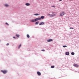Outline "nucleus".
<instances>
[{"mask_svg":"<svg viewBox=\"0 0 79 79\" xmlns=\"http://www.w3.org/2000/svg\"><path fill=\"white\" fill-rule=\"evenodd\" d=\"M65 15V13L64 12L62 11L60 13V16H63Z\"/></svg>","mask_w":79,"mask_h":79,"instance_id":"f257e3e1","label":"nucleus"},{"mask_svg":"<svg viewBox=\"0 0 79 79\" xmlns=\"http://www.w3.org/2000/svg\"><path fill=\"white\" fill-rule=\"evenodd\" d=\"M1 72H2L4 74H6L7 72V70H1Z\"/></svg>","mask_w":79,"mask_h":79,"instance_id":"f03ea898","label":"nucleus"},{"mask_svg":"<svg viewBox=\"0 0 79 79\" xmlns=\"http://www.w3.org/2000/svg\"><path fill=\"white\" fill-rule=\"evenodd\" d=\"M73 66L77 68L79 66V65H77V64H73Z\"/></svg>","mask_w":79,"mask_h":79,"instance_id":"7ed1b4c3","label":"nucleus"},{"mask_svg":"<svg viewBox=\"0 0 79 79\" xmlns=\"http://www.w3.org/2000/svg\"><path fill=\"white\" fill-rule=\"evenodd\" d=\"M53 41V40L52 39H48V40H47V41L48 42H50L51 41Z\"/></svg>","mask_w":79,"mask_h":79,"instance_id":"20e7f679","label":"nucleus"},{"mask_svg":"<svg viewBox=\"0 0 79 79\" xmlns=\"http://www.w3.org/2000/svg\"><path fill=\"white\" fill-rule=\"evenodd\" d=\"M45 24V23L43 22H41L39 24L40 25H44Z\"/></svg>","mask_w":79,"mask_h":79,"instance_id":"39448f33","label":"nucleus"},{"mask_svg":"<svg viewBox=\"0 0 79 79\" xmlns=\"http://www.w3.org/2000/svg\"><path fill=\"white\" fill-rule=\"evenodd\" d=\"M56 14H52V15H49V16L50 17H53L54 16H55Z\"/></svg>","mask_w":79,"mask_h":79,"instance_id":"423d86ee","label":"nucleus"},{"mask_svg":"<svg viewBox=\"0 0 79 79\" xmlns=\"http://www.w3.org/2000/svg\"><path fill=\"white\" fill-rule=\"evenodd\" d=\"M37 73L38 74V75H39V76H40L41 75V73H40V72H37Z\"/></svg>","mask_w":79,"mask_h":79,"instance_id":"0eeeda50","label":"nucleus"},{"mask_svg":"<svg viewBox=\"0 0 79 79\" xmlns=\"http://www.w3.org/2000/svg\"><path fill=\"white\" fill-rule=\"evenodd\" d=\"M26 5L27 6H30V4L29 3H26Z\"/></svg>","mask_w":79,"mask_h":79,"instance_id":"6e6552de","label":"nucleus"},{"mask_svg":"<svg viewBox=\"0 0 79 79\" xmlns=\"http://www.w3.org/2000/svg\"><path fill=\"white\" fill-rule=\"evenodd\" d=\"M69 52H66V55H69Z\"/></svg>","mask_w":79,"mask_h":79,"instance_id":"1a4fd4ad","label":"nucleus"},{"mask_svg":"<svg viewBox=\"0 0 79 79\" xmlns=\"http://www.w3.org/2000/svg\"><path fill=\"white\" fill-rule=\"evenodd\" d=\"M16 36L18 38H19V36H20V35H19V34H16Z\"/></svg>","mask_w":79,"mask_h":79,"instance_id":"9d476101","label":"nucleus"},{"mask_svg":"<svg viewBox=\"0 0 79 79\" xmlns=\"http://www.w3.org/2000/svg\"><path fill=\"white\" fill-rule=\"evenodd\" d=\"M41 19H43L44 18V16H42L41 18Z\"/></svg>","mask_w":79,"mask_h":79,"instance_id":"9b49d317","label":"nucleus"},{"mask_svg":"<svg viewBox=\"0 0 79 79\" xmlns=\"http://www.w3.org/2000/svg\"><path fill=\"white\" fill-rule=\"evenodd\" d=\"M71 54L72 55H74L75 54V53L74 52H71Z\"/></svg>","mask_w":79,"mask_h":79,"instance_id":"f8f14e48","label":"nucleus"},{"mask_svg":"<svg viewBox=\"0 0 79 79\" xmlns=\"http://www.w3.org/2000/svg\"><path fill=\"white\" fill-rule=\"evenodd\" d=\"M35 22L36 21H37L38 20V18H36V19H35Z\"/></svg>","mask_w":79,"mask_h":79,"instance_id":"ddd939ff","label":"nucleus"},{"mask_svg":"<svg viewBox=\"0 0 79 79\" xmlns=\"http://www.w3.org/2000/svg\"><path fill=\"white\" fill-rule=\"evenodd\" d=\"M39 23V22L38 21V22H36L35 24L38 25Z\"/></svg>","mask_w":79,"mask_h":79,"instance_id":"4468645a","label":"nucleus"},{"mask_svg":"<svg viewBox=\"0 0 79 79\" xmlns=\"http://www.w3.org/2000/svg\"><path fill=\"white\" fill-rule=\"evenodd\" d=\"M27 38H30V35L29 34H27Z\"/></svg>","mask_w":79,"mask_h":79,"instance_id":"2eb2a0df","label":"nucleus"},{"mask_svg":"<svg viewBox=\"0 0 79 79\" xmlns=\"http://www.w3.org/2000/svg\"><path fill=\"white\" fill-rule=\"evenodd\" d=\"M31 21H32V22H35V20L33 19H32L31 20Z\"/></svg>","mask_w":79,"mask_h":79,"instance_id":"dca6fc26","label":"nucleus"},{"mask_svg":"<svg viewBox=\"0 0 79 79\" xmlns=\"http://www.w3.org/2000/svg\"><path fill=\"white\" fill-rule=\"evenodd\" d=\"M5 6L6 7H8L9 5L7 4H6L5 5Z\"/></svg>","mask_w":79,"mask_h":79,"instance_id":"f3484780","label":"nucleus"},{"mask_svg":"<svg viewBox=\"0 0 79 79\" xmlns=\"http://www.w3.org/2000/svg\"><path fill=\"white\" fill-rule=\"evenodd\" d=\"M34 15H39V14H35Z\"/></svg>","mask_w":79,"mask_h":79,"instance_id":"a211bd4d","label":"nucleus"},{"mask_svg":"<svg viewBox=\"0 0 79 79\" xmlns=\"http://www.w3.org/2000/svg\"><path fill=\"white\" fill-rule=\"evenodd\" d=\"M21 44H20L19 46V48L20 47H21Z\"/></svg>","mask_w":79,"mask_h":79,"instance_id":"6ab92c4d","label":"nucleus"},{"mask_svg":"<svg viewBox=\"0 0 79 79\" xmlns=\"http://www.w3.org/2000/svg\"><path fill=\"white\" fill-rule=\"evenodd\" d=\"M51 68H55V66H51Z\"/></svg>","mask_w":79,"mask_h":79,"instance_id":"aec40b11","label":"nucleus"},{"mask_svg":"<svg viewBox=\"0 0 79 79\" xmlns=\"http://www.w3.org/2000/svg\"><path fill=\"white\" fill-rule=\"evenodd\" d=\"M69 29H74V28H73V27H69Z\"/></svg>","mask_w":79,"mask_h":79,"instance_id":"412c9836","label":"nucleus"},{"mask_svg":"<svg viewBox=\"0 0 79 79\" xmlns=\"http://www.w3.org/2000/svg\"><path fill=\"white\" fill-rule=\"evenodd\" d=\"M38 20H40L41 19V18H38Z\"/></svg>","mask_w":79,"mask_h":79,"instance_id":"4be33fe9","label":"nucleus"},{"mask_svg":"<svg viewBox=\"0 0 79 79\" xmlns=\"http://www.w3.org/2000/svg\"><path fill=\"white\" fill-rule=\"evenodd\" d=\"M67 47V46H63V47L64 48H65Z\"/></svg>","mask_w":79,"mask_h":79,"instance_id":"5701e85b","label":"nucleus"},{"mask_svg":"<svg viewBox=\"0 0 79 79\" xmlns=\"http://www.w3.org/2000/svg\"><path fill=\"white\" fill-rule=\"evenodd\" d=\"M52 7H53L54 8H55V6H51Z\"/></svg>","mask_w":79,"mask_h":79,"instance_id":"b1692460","label":"nucleus"},{"mask_svg":"<svg viewBox=\"0 0 79 79\" xmlns=\"http://www.w3.org/2000/svg\"><path fill=\"white\" fill-rule=\"evenodd\" d=\"M6 24L8 26H9V24L7 23H6Z\"/></svg>","mask_w":79,"mask_h":79,"instance_id":"393cba45","label":"nucleus"},{"mask_svg":"<svg viewBox=\"0 0 79 79\" xmlns=\"http://www.w3.org/2000/svg\"><path fill=\"white\" fill-rule=\"evenodd\" d=\"M42 51L43 52H45V50H44V49H43L42 50Z\"/></svg>","mask_w":79,"mask_h":79,"instance_id":"a878e982","label":"nucleus"},{"mask_svg":"<svg viewBox=\"0 0 79 79\" xmlns=\"http://www.w3.org/2000/svg\"><path fill=\"white\" fill-rule=\"evenodd\" d=\"M6 45L7 46H8L9 45V43H7Z\"/></svg>","mask_w":79,"mask_h":79,"instance_id":"bb28decb","label":"nucleus"},{"mask_svg":"<svg viewBox=\"0 0 79 79\" xmlns=\"http://www.w3.org/2000/svg\"><path fill=\"white\" fill-rule=\"evenodd\" d=\"M13 38H14V39H16L15 37V36H14V37H13Z\"/></svg>","mask_w":79,"mask_h":79,"instance_id":"cd10ccee","label":"nucleus"},{"mask_svg":"<svg viewBox=\"0 0 79 79\" xmlns=\"http://www.w3.org/2000/svg\"><path fill=\"white\" fill-rule=\"evenodd\" d=\"M50 15H51L50 14H48V16H50Z\"/></svg>","mask_w":79,"mask_h":79,"instance_id":"c85d7f7f","label":"nucleus"},{"mask_svg":"<svg viewBox=\"0 0 79 79\" xmlns=\"http://www.w3.org/2000/svg\"><path fill=\"white\" fill-rule=\"evenodd\" d=\"M59 1H61L62 0H59Z\"/></svg>","mask_w":79,"mask_h":79,"instance_id":"c756f323","label":"nucleus"},{"mask_svg":"<svg viewBox=\"0 0 79 79\" xmlns=\"http://www.w3.org/2000/svg\"><path fill=\"white\" fill-rule=\"evenodd\" d=\"M52 14H54V13L52 12Z\"/></svg>","mask_w":79,"mask_h":79,"instance_id":"7c9ffc66","label":"nucleus"}]
</instances>
